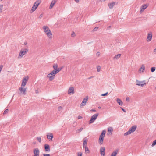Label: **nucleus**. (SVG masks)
Here are the masks:
<instances>
[{
	"label": "nucleus",
	"instance_id": "obj_6",
	"mask_svg": "<svg viewBox=\"0 0 156 156\" xmlns=\"http://www.w3.org/2000/svg\"><path fill=\"white\" fill-rule=\"evenodd\" d=\"M88 98L89 97L87 96H86L85 97L83 98V101L80 105V108H82L86 105V103L88 101Z\"/></svg>",
	"mask_w": 156,
	"mask_h": 156
},
{
	"label": "nucleus",
	"instance_id": "obj_22",
	"mask_svg": "<svg viewBox=\"0 0 156 156\" xmlns=\"http://www.w3.org/2000/svg\"><path fill=\"white\" fill-rule=\"evenodd\" d=\"M37 8V7L35 5H34L32 8L31 9L30 11V12L32 13Z\"/></svg>",
	"mask_w": 156,
	"mask_h": 156
},
{
	"label": "nucleus",
	"instance_id": "obj_29",
	"mask_svg": "<svg viewBox=\"0 0 156 156\" xmlns=\"http://www.w3.org/2000/svg\"><path fill=\"white\" fill-rule=\"evenodd\" d=\"M58 66L57 64H54L53 66L54 70H57L58 69Z\"/></svg>",
	"mask_w": 156,
	"mask_h": 156
},
{
	"label": "nucleus",
	"instance_id": "obj_57",
	"mask_svg": "<svg viewBox=\"0 0 156 156\" xmlns=\"http://www.w3.org/2000/svg\"><path fill=\"white\" fill-rule=\"evenodd\" d=\"M111 27V26H109V27H108V28H110Z\"/></svg>",
	"mask_w": 156,
	"mask_h": 156
},
{
	"label": "nucleus",
	"instance_id": "obj_40",
	"mask_svg": "<svg viewBox=\"0 0 156 156\" xmlns=\"http://www.w3.org/2000/svg\"><path fill=\"white\" fill-rule=\"evenodd\" d=\"M75 33L74 32H73L71 34V36L72 37H74L75 36Z\"/></svg>",
	"mask_w": 156,
	"mask_h": 156
},
{
	"label": "nucleus",
	"instance_id": "obj_58",
	"mask_svg": "<svg viewBox=\"0 0 156 156\" xmlns=\"http://www.w3.org/2000/svg\"><path fill=\"white\" fill-rule=\"evenodd\" d=\"M69 88H73V87H70Z\"/></svg>",
	"mask_w": 156,
	"mask_h": 156
},
{
	"label": "nucleus",
	"instance_id": "obj_37",
	"mask_svg": "<svg viewBox=\"0 0 156 156\" xmlns=\"http://www.w3.org/2000/svg\"><path fill=\"white\" fill-rule=\"evenodd\" d=\"M97 71L98 72H99L101 70V67L100 66H98L97 67Z\"/></svg>",
	"mask_w": 156,
	"mask_h": 156
},
{
	"label": "nucleus",
	"instance_id": "obj_21",
	"mask_svg": "<svg viewBox=\"0 0 156 156\" xmlns=\"http://www.w3.org/2000/svg\"><path fill=\"white\" fill-rule=\"evenodd\" d=\"M87 139L84 138L83 139V147H87Z\"/></svg>",
	"mask_w": 156,
	"mask_h": 156
},
{
	"label": "nucleus",
	"instance_id": "obj_15",
	"mask_svg": "<svg viewBox=\"0 0 156 156\" xmlns=\"http://www.w3.org/2000/svg\"><path fill=\"white\" fill-rule=\"evenodd\" d=\"M44 150L46 152H49L50 151L49 145L47 144L44 145Z\"/></svg>",
	"mask_w": 156,
	"mask_h": 156
},
{
	"label": "nucleus",
	"instance_id": "obj_42",
	"mask_svg": "<svg viewBox=\"0 0 156 156\" xmlns=\"http://www.w3.org/2000/svg\"><path fill=\"white\" fill-rule=\"evenodd\" d=\"M98 29V27H96L93 30V31H96Z\"/></svg>",
	"mask_w": 156,
	"mask_h": 156
},
{
	"label": "nucleus",
	"instance_id": "obj_26",
	"mask_svg": "<svg viewBox=\"0 0 156 156\" xmlns=\"http://www.w3.org/2000/svg\"><path fill=\"white\" fill-rule=\"evenodd\" d=\"M121 56V54H118L117 55H115V56H114L113 57V59L114 60L115 59H118Z\"/></svg>",
	"mask_w": 156,
	"mask_h": 156
},
{
	"label": "nucleus",
	"instance_id": "obj_48",
	"mask_svg": "<svg viewBox=\"0 0 156 156\" xmlns=\"http://www.w3.org/2000/svg\"><path fill=\"white\" fill-rule=\"evenodd\" d=\"M121 108L122 109V110L125 112H126V111L123 108H122L121 107Z\"/></svg>",
	"mask_w": 156,
	"mask_h": 156
},
{
	"label": "nucleus",
	"instance_id": "obj_38",
	"mask_svg": "<svg viewBox=\"0 0 156 156\" xmlns=\"http://www.w3.org/2000/svg\"><path fill=\"white\" fill-rule=\"evenodd\" d=\"M8 109H6L4 112V113H3V114L4 115H5V114H7V113H8Z\"/></svg>",
	"mask_w": 156,
	"mask_h": 156
},
{
	"label": "nucleus",
	"instance_id": "obj_56",
	"mask_svg": "<svg viewBox=\"0 0 156 156\" xmlns=\"http://www.w3.org/2000/svg\"><path fill=\"white\" fill-rule=\"evenodd\" d=\"M98 108L99 109H101V107L100 106H99L98 107Z\"/></svg>",
	"mask_w": 156,
	"mask_h": 156
},
{
	"label": "nucleus",
	"instance_id": "obj_11",
	"mask_svg": "<svg viewBox=\"0 0 156 156\" xmlns=\"http://www.w3.org/2000/svg\"><path fill=\"white\" fill-rule=\"evenodd\" d=\"M152 34L151 32H150L148 34V36L147 38V40L148 42L150 41L152 39Z\"/></svg>",
	"mask_w": 156,
	"mask_h": 156
},
{
	"label": "nucleus",
	"instance_id": "obj_14",
	"mask_svg": "<svg viewBox=\"0 0 156 156\" xmlns=\"http://www.w3.org/2000/svg\"><path fill=\"white\" fill-rule=\"evenodd\" d=\"M28 79V77L24 78L23 79L22 83V86H24L26 85V84L27 81Z\"/></svg>",
	"mask_w": 156,
	"mask_h": 156
},
{
	"label": "nucleus",
	"instance_id": "obj_45",
	"mask_svg": "<svg viewBox=\"0 0 156 156\" xmlns=\"http://www.w3.org/2000/svg\"><path fill=\"white\" fill-rule=\"evenodd\" d=\"M130 100V99L129 97H127L126 99V100L127 101H129Z\"/></svg>",
	"mask_w": 156,
	"mask_h": 156
},
{
	"label": "nucleus",
	"instance_id": "obj_28",
	"mask_svg": "<svg viewBox=\"0 0 156 156\" xmlns=\"http://www.w3.org/2000/svg\"><path fill=\"white\" fill-rule=\"evenodd\" d=\"M118 152V150H116L113 151L112 154L111 156H116Z\"/></svg>",
	"mask_w": 156,
	"mask_h": 156
},
{
	"label": "nucleus",
	"instance_id": "obj_39",
	"mask_svg": "<svg viewBox=\"0 0 156 156\" xmlns=\"http://www.w3.org/2000/svg\"><path fill=\"white\" fill-rule=\"evenodd\" d=\"M78 156H82V153L81 152H79L77 153Z\"/></svg>",
	"mask_w": 156,
	"mask_h": 156
},
{
	"label": "nucleus",
	"instance_id": "obj_9",
	"mask_svg": "<svg viewBox=\"0 0 156 156\" xmlns=\"http://www.w3.org/2000/svg\"><path fill=\"white\" fill-rule=\"evenodd\" d=\"M47 137L49 141H52V139L53 138V136L52 133H48V134L47 135Z\"/></svg>",
	"mask_w": 156,
	"mask_h": 156
},
{
	"label": "nucleus",
	"instance_id": "obj_23",
	"mask_svg": "<svg viewBox=\"0 0 156 156\" xmlns=\"http://www.w3.org/2000/svg\"><path fill=\"white\" fill-rule=\"evenodd\" d=\"M104 138L103 137L100 136L99 139V143L100 144H102L104 140Z\"/></svg>",
	"mask_w": 156,
	"mask_h": 156
},
{
	"label": "nucleus",
	"instance_id": "obj_41",
	"mask_svg": "<svg viewBox=\"0 0 156 156\" xmlns=\"http://www.w3.org/2000/svg\"><path fill=\"white\" fill-rule=\"evenodd\" d=\"M108 94V92H106V93H105V94H102L101 95V96H105L106 95H107V94Z\"/></svg>",
	"mask_w": 156,
	"mask_h": 156
},
{
	"label": "nucleus",
	"instance_id": "obj_43",
	"mask_svg": "<svg viewBox=\"0 0 156 156\" xmlns=\"http://www.w3.org/2000/svg\"><path fill=\"white\" fill-rule=\"evenodd\" d=\"M62 109V108L61 106H59L58 108V110L59 111H60Z\"/></svg>",
	"mask_w": 156,
	"mask_h": 156
},
{
	"label": "nucleus",
	"instance_id": "obj_5",
	"mask_svg": "<svg viewBox=\"0 0 156 156\" xmlns=\"http://www.w3.org/2000/svg\"><path fill=\"white\" fill-rule=\"evenodd\" d=\"M28 51V50L27 48L24 49V50L21 49L18 58H21L24 55L26 54Z\"/></svg>",
	"mask_w": 156,
	"mask_h": 156
},
{
	"label": "nucleus",
	"instance_id": "obj_30",
	"mask_svg": "<svg viewBox=\"0 0 156 156\" xmlns=\"http://www.w3.org/2000/svg\"><path fill=\"white\" fill-rule=\"evenodd\" d=\"M83 148H84L85 151L86 152H87V153H89L90 151H89V150L88 148L87 147H84Z\"/></svg>",
	"mask_w": 156,
	"mask_h": 156
},
{
	"label": "nucleus",
	"instance_id": "obj_3",
	"mask_svg": "<svg viewBox=\"0 0 156 156\" xmlns=\"http://www.w3.org/2000/svg\"><path fill=\"white\" fill-rule=\"evenodd\" d=\"M137 128L136 126H132L129 130L127 132L124 133V136H127L129 134L132 133L134 132L136 129Z\"/></svg>",
	"mask_w": 156,
	"mask_h": 156
},
{
	"label": "nucleus",
	"instance_id": "obj_31",
	"mask_svg": "<svg viewBox=\"0 0 156 156\" xmlns=\"http://www.w3.org/2000/svg\"><path fill=\"white\" fill-rule=\"evenodd\" d=\"M83 129V128H80L78 130H77L76 131V132L77 133H78L80 132Z\"/></svg>",
	"mask_w": 156,
	"mask_h": 156
},
{
	"label": "nucleus",
	"instance_id": "obj_4",
	"mask_svg": "<svg viewBox=\"0 0 156 156\" xmlns=\"http://www.w3.org/2000/svg\"><path fill=\"white\" fill-rule=\"evenodd\" d=\"M147 82H147L146 80L140 81L137 80H136L135 83L136 85L140 87H143L144 85H145L146 84Z\"/></svg>",
	"mask_w": 156,
	"mask_h": 156
},
{
	"label": "nucleus",
	"instance_id": "obj_47",
	"mask_svg": "<svg viewBox=\"0 0 156 156\" xmlns=\"http://www.w3.org/2000/svg\"><path fill=\"white\" fill-rule=\"evenodd\" d=\"M153 52L154 54H156V48H155Z\"/></svg>",
	"mask_w": 156,
	"mask_h": 156
},
{
	"label": "nucleus",
	"instance_id": "obj_10",
	"mask_svg": "<svg viewBox=\"0 0 156 156\" xmlns=\"http://www.w3.org/2000/svg\"><path fill=\"white\" fill-rule=\"evenodd\" d=\"M33 152L34 156H39V151L38 148H36L34 149Z\"/></svg>",
	"mask_w": 156,
	"mask_h": 156
},
{
	"label": "nucleus",
	"instance_id": "obj_8",
	"mask_svg": "<svg viewBox=\"0 0 156 156\" xmlns=\"http://www.w3.org/2000/svg\"><path fill=\"white\" fill-rule=\"evenodd\" d=\"M26 93V88H20L19 90V94H20L25 95Z\"/></svg>",
	"mask_w": 156,
	"mask_h": 156
},
{
	"label": "nucleus",
	"instance_id": "obj_46",
	"mask_svg": "<svg viewBox=\"0 0 156 156\" xmlns=\"http://www.w3.org/2000/svg\"><path fill=\"white\" fill-rule=\"evenodd\" d=\"M42 16H43L42 14H41L40 15V16L39 17V18L41 19L42 17Z\"/></svg>",
	"mask_w": 156,
	"mask_h": 156
},
{
	"label": "nucleus",
	"instance_id": "obj_16",
	"mask_svg": "<svg viewBox=\"0 0 156 156\" xmlns=\"http://www.w3.org/2000/svg\"><path fill=\"white\" fill-rule=\"evenodd\" d=\"M113 130L112 127H109L108 128V134L109 135H111Z\"/></svg>",
	"mask_w": 156,
	"mask_h": 156
},
{
	"label": "nucleus",
	"instance_id": "obj_7",
	"mask_svg": "<svg viewBox=\"0 0 156 156\" xmlns=\"http://www.w3.org/2000/svg\"><path fill=\"white\" fill-rule=\"evenodd\" d=\"M98 113H96L93 115L91 117L90 120L89 121V123L91 124L93 123L97 119Z\"/></svg>",
	"mask_w": 156,
	"mask_h": 156
},
{
	"label": "nucleus",
	"instance_id": "obj_32",
	"mask_svg": "<svg viewBox=\"0 0 156 156\" xmlns=\"http://www.w3.org/2000/svg\"><path fill=\"white\" fill-rule=\"evenodd\" d=\"M37 140L39 142H40V143L41 142V137H37Z\"/></svg>",
	"mask_w": 156,
	"mask_h": 156
},
{
	"label": "nucleus",
	"instance_id": "obj_18",
	"mask_svg": "<svg viewBox=\"0 0 156 156\" xmlns=\"http://www.w3.org/2000/svg\"><path fill=\"white\" fill-rule=\"evenodd\" d=\"M56 1H57V0H53L52 1V2L50 4V7H49L50 9H51L53 7L54 5L55 4L56 2Z\"/></svg>",
	"mask_w": 156,
	"mask_h": 156
},
{
	"label": "nucleus",
	"instance_id": "obj_49",
	"mask_svg": "<svg viewBox=\"0 0 156 156\" xmlns=\"http://www.w3.org/2000/svg\"><path fill=\"white\" fill-rule=\"evenodd\" d=\"M82 118V116H79L78 117V119H81Z\"/></svg>",
	"mask_w": 156,
	"mask_h": 156
},
{
	"label": "nucleus",
	"instance_id": "obj_1",
	"mask_svg": "<svg viewBox=\"0 0 156 156\" xmlns=\"http://www.w3.org/2000/svg\"><path fill=\"white\" fill-rule=\"evenodd\" d=\"M44 32L45 33L48 37L50 38L52 37V35L49 27L46 26H44L43 27Z\"/></svg>",
	"mask_w": 156,
	"mask_h": 156
},
{
	"label": "nucleus",
	"instance_id": "obj_52",
	"mask_svg": "<svg viewBox=\"0 0 156 156\" xmlns=\"http://www.w3.org/2000/svg\"><path fill=\"white\" fill-rule=\"evenodd\" d=\"M75 2L77 3L79 1V0H75Z\"/></svg>",
	"mask_w": 156,
	"mask_h": 156
},
{
	"label": "nucleus",
	"instance_id": "obj_13",
	"mask_svg": "<svg viewBox=\"0 0 156 156\" xmlns=\"http://www.w3.org/2000/svg\"><path fill=\"white\" fill-rule=\"evenodd\" d=\"M147 7V5L146 4H144L142 5L140 8V13H142L144 10Z\"/></svg>",
	"mask_w": 156,
	"mask_h": 156
},
{
	"label": "nucleus",
	"instance_id": "obj_2",
	"mask_svg": "<svg viewBox=\"0 0 156 156\" xmlns=\"http://www.w3.org/2000/svg\"><path fill=\"white\" fill-rule=\"evenodd\" d=\"M57 73L56 70H53L47 75V77L50 81H51L54 79L55 75Z\"/></svg>",
	"mask_w": 156,
	"mask_h": 156
},
{
	"label": "nucleus",
	"instance_id": "obj_27",
	"mask_svg": "<svg viewBox=\"0 0 156 156\" xmlns=\"http://www.w3.org/2000/svg\"><path fill=\"white\" fill-rule=\"evenodd\" d=\"M106 132L105 130H103L101 134L100 135V136H101L104 137L106 133Z\"/></svg>",
	"mask_w": 156,
	"mask_h": 156
},
{
	"label": "nucleus",
	"instance_id": "obj_24",
	"mask_svg": "<svg viewBox=\"0 0 156 156\" xmlns=\"http://www.w3.org/2000/svg\"><path fill=\"white\" fill-rule=\"evenodd\" d=\"M41 2V0H37L34 3V5H35L37 7Z\"/></svg>",
	"mask_w": 156,
	"mask_h": 156
},
{
	"label": "nucleus",
	"instance_id": "obj_53",
	"mask_svg": "<svg viewBox=\"0 0 156 156\" xmlns=\"http://www.w3.org/2000/svg\"><path fill=\"white\" fill-rule=\"evenodd\" d=\"M93 76H91V77H90L88 78V79H91V78H93Z\"/></svg>",
	"mask_w": 156,
	"mask_h": 156
},
{
	"label": "nucleus",
	"instance_id": "obj_12",
	"mask_svg": "<svg viewBox=\"0 0 156 156\" xmlns=\"http://www.w3.org/2000/svg\"><path fill=\"white\" fill-rule=\"evenodd\" d=\"M101 156H104L105 154V149L104 147H101L100 149Z\"/></svg>",
	"mask_w": 156,
	"mask_h": 156
},
{
	"label": "nucleus",
	"instance_id": "obj_59",
	"mask_svg": "<svg viewBox=\"0 0 156 156\" xmlns=\"http://www.w3.org/2000/svg\"><path fill=\"white\" fill-rule=\"evenodd\" d=\"M3 0H0V1H2Z\"/></svg>",
	"mask_w": 156,
	"mask_h": 156
},
{
	"label": "nucleus",
	"instance_id": "obj_35",
	"mask_svg": "<svg viewBox=\"0 0 156 156\" xmlns=\"http://www.w3.org/2000/svg\"><path fill=\"white\" fill-rule=\"evenodd\" d=\"M3 5H0V13L2 12V10Z\"/></svg>",
	"mask_w": 156,
	"mask_h": 156
},
{
	"label": "nucleus",
	"instance_id": "obj_19",
	"mask_svg": "<svg viewBox=\"0 0 156 156\" xmlns=\"http://www.w3.org/2000/svg\"><path fill=\"white\" fill-rule=\"evenodd\" d=\"M116 3L117 4V3H116V2H112V3H109L108 4V6L109 8L110 9H112Z\"/></svg>",
	"mask_w": 156,
	"mask_h": 156
},
{
	"label": "nucleus",
	"instance_id": "obj_36",
	"mask_svg": "<svg viewBox=\"0 0 156 156\" xmlns=\"http://www.w3.org/2000/svg\"><path fill=\"white\" fill-rule=\"evenodd\" d=\"M63 67H61L60 68H58L57 70H56L57 72L58 73L59 71H60L62 69Z\"/></svg>",
	"mask_w": 156,
	"mask_h": 156
},
{
	"label": "nucleus",
	"instance_id": "obj_17",
	"mask_svg": "<svg viewBox=\"0 0 156 156\" xmlns=\"http://www.w3.org/2000/svg\"><path fill=\"white\" fill-rule=\"evenodd\" d=\"M68 93L70 95L73 94L74 93V88H69L68 90Z\"/></svg>",
	"mask_w": 156,
	"mask_h": 156
},
{
	"label": "nucleus",
	"instance_id": "obj_55",
	"mask_svg": "<svg viewBox=\"0 0 156 156\" xmlns=\"http://www.w3.org/2000/svg\"><path fill=\"white\" fill-rule=\"evenodd\" d=\"M92 111H94V112H96V110L95 109H92Z\"/></svg>",
	"mask_w": 156,
	"mask_h": 156
},
{
	"label": "nucleus",
	"instance_id": "obj_44",
	"mask_svg": "<svg viewBox=\"0 0 156 156\" xmlns=\"http://www.w3.org/2000/svg\"><path fill=\"white\" fill-rule=\"evenodd\" d=\"M44 156H50V154H43Z\"/></svg>",
	"mask_w": 156,
	"mask_h": 156
},
{
	"label": "nucleus",
	"instance_id": "obj_54",
	"mask_svg": "<svg viewBox=\"0 0 156 156\" xmlns=\"http://www.w3.org/2000/svg\"><path fill=\"white\" fill-rule=\"evenodd\" d=\"M27 44V42H25L24 43V44L26 45Z\"/></svg>",
	"mask_w": 156,
	"mask_h": 156
},
{
	"label": "nucleus",
	"instance_id": "obj_50",
	"mask_svg": "<svg viewBox=\"0 0 156 156\" xmlns=\"http://www.w3.org/2000/svg\"><path fill=\"white\" fill-rule=\"evenodd\" d=\"M35 91H36V94H38V93H39V91L38 90H35Z\"/></svg>",
	"mask_w": 156,
	"mask_h": 156
},
{
	"label": "nucleus",
	"instance_id": "obj_33",
	"mask_svg": "<svg viewBox=\"0 0 156 156\" xmlns=\"http://www.w3.org/2000/svg\"><path fill=\"white\" fill-rule=\"evenodd\" d=\"M156 144V140H155L154 141H153V142L152 145L151 146L152 147H154Z\"/></svg>",
	"mask_w": 156,
	"mask_h": 156
},
{
	"label": "nucleus",
	"instance_id": "obj_20",
	"mask_svg": "<svg viewBox=\"0 0 156 156\" xmlns=\"http://www.w3.org/2000/svg\"><path fill=\"white\" fill-rule=\"evenodd\" d=\"M145 69V66H144V65L142 64L141 65L140 68L139 69V71L140 73L141 72H143L144 71Z\"/></svg>",
	"mask_w": 156,
	"mask_h": 156
},
{
	"label": "nucleus",
	"instance_id": "obj_34",
	"mask_svg": "<svg viewBox=\"0 0 156 156\" xmlns=\"http://www.w3.org/2000/svg\"><path fill=\"white\" fill-rule=\"evenodd\" d=\"M155 67H152L151 69V71L152 72H154L155 70Z\"/></svg>",
	"mask_w": 156,
	"mask_h": 156
},
{
	"label": "nucleus",
	"instance_id": "obj_51",
	"mask_svg": "<svg viewBox=\"0 0 156 156\" xmlns=\"http://www.w3.org/2000/svg\"><path fill=\"white\" fill-rule=\"evenodd\" d=\"M100 52H98L97 53V55H98V56H99V55H100Z\"/></svg>",
	"mask_w": 156,
	"mask_h": 156
},
{
	"label": "nucleus",
	"instance_id": "obj_25",
	"mask_svg": "<svg viewBox=\"0 0 156 156\" xmlns=\"http://www.w3.org/2000/svg\"><path fill=\"white\" fill-rule=\"evenodd\" d=\"M116 101L117 103L119 105L121 106L122 105L123 102L120 99L118 98L117 99Z\"/></svg>",
	"mask_w": 156,
	"mask_h": 156
}]
</instances>
